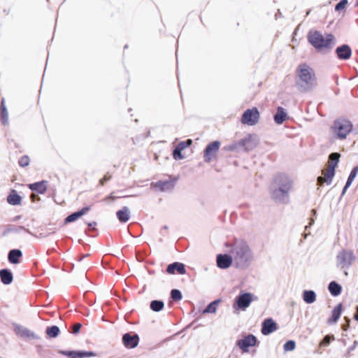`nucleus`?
Instances as JSON below:
<instances>
[{"instance_id": "1", "label": "nucleus", "mask_w": 358, "mask_h": 358, "mask_svg": "<svg viewBox=\"0 0 358 358\" xmlns=\"http://www.w3.org/2000/svg\"><path fill=\"white\" fill-rule=\"evenodd\" d=\"M292 187L293 180L289 176L283 173L276 174L269 189L271 198L277 203H288Z\"/></svg>"}, {"instance_id": "2", "label": "nucleus", "mask_w": 358, "mask_h": 358, "mask_svg": "<svg viewBox=\"0 0 358 358\" xmlns=\"http://www.w3.org/2000/svg\"><path fill=\"white\" fill-rule=\"evenodd\" d=\"M234 266L240 270L248 268L254 261V254L249 245L243 240H236L230 250Z\"/></svg>"}, {"instance_id": "3", "label": "nucleus", "mask_w": 358, "mask_h": 358, "mask_svg": "<svg viewBox=\"0 0 358 358\" xmlns=\"http://www.w3.org/2000/svg\"><path fill=\"white\" fill-rule=\"evenodd\" d=\"M296 85L301 92L311 90L315 86V76L313 70L306 64L299 66Z\"/></svg>"}, {"instance_id": "4", "label": "nucleus", "mask_w": 358, "mask_h": 358, "mask_svg": "<svg viewBox=\"0 0 358 358\" xmlns=\"http://www.w3.org/2000/svg\"><path fill=\"white\" fill-rule=\"evenodd\" d=\"M308 41L317 50L331 49L334 44L335 37L332 34H327L324 37L319 31H309Z\"/></svg>"}, {"instance_id": "5", "label": "nucleus", "mask_w": 358, "mask_h": 358, "mask_svg": "<svg viewBox=\"0 0 358 358\" xmlns=\"http://www.w3.org/2000/svg\"><path fill=\"white\" fill-rule=\"evenodd\" d=\"M352 123L345 118H338L334 121L331 129L335 135L336 138L344 140L352 130Z\"/></svg>"}, {"instance_id": "6", "label": "nucleus", "mask_w": 358, "mask_h": 358, "mask_svg": "<svg viewBox=\"0 0 358 358\" xmlns=\"http://www.w3.org/2000/svg\"><path fill=\"white\" fill-rule=\"evenodd\" d=\"M257 299V297L252 293L241 291L234 299L233 308L235 310L245 311L250 306V303Z\"/></svg>"}, {"instance_id": "7", "label": "nucleus", "mask_w": 358, "mask_h": 358, "mask_svg": "<svg viewBox=\"0 0 358 358\" xmlns=\"http://www.w3.org/2000/svg\"><path fill=\"white\" fill-rule=\"evenodd\" d=\"M355 259L356 257L352 250L342 249L336 257V266L348 269Z\"/></svg>"}, {"instance_id": "8", "label": "nucleus", "mask_w": 358, "mask_h": 358, "mask_svg": "<svg viewBox=\"0 0 358 358\" xmlns=\"http://www.w3.org/2000/svg\"><path fill=\"white\" fill-rule=\"evenodd\" d=\"M259 120V112L256 107L245 110L241 117V122L249 126L255 125Z\"/></svg>"}, {"instance_id": "9", "label": "nucleus", "mask_w": 358, "mask_h": 358, "mask_svg": "<svg viewBox=\"0 0 358 358\" xmlns=\"http://www.w3.org/2000/svg\"><path fill=\"white\" fill-rule=\"evenodd\" d=\"M259 344V341L257 337L251 334H248L242 339H239L236 341V345L239 349L244 352H249V348L257 346Z\"/></svg>"}, {"instance_id": "10", "label": "nucleus", "mask_w": 358, "mask_h": 358, "mask_svg": "<svg viewBox=\"0 0 358 358\" xmlns=\"http://www.w3.org/2000/svg\"><path fill=\"white\" fill-rule=\"evenodd\" d=\"M220 147L219 141H214L208 143L203 151V160L205 162H210L215 157L216 153Z\"/></svg>"}, {"instance_id": "11", "label": "nucleus", "mask_w": 358, "mask_h": 358, "mask_svg": "<svg viewBox=\"0 0 358 358\" xmlns=\"http://www.w3.org/2000/svg\"><path fill=\"white\" fill-rule=\"evenodd\" d=\"M176 179L158 180L156 182H152L151 186L159 192H171L173 189L176 185Z\"/></svg>"}, {"instance_id": "12", "label": "nucleus", "mask_w": 358, "mask_h": 358, "mask_svg": "<svg viewBox=\"0 0 358 358\" xmlns=\"http://www.w3.org/2000/svg\"><path fill=\"white\" fill-rule=\"evenodd\" d=\"M216 262L218 268L227 269L234 263V259L231 253L218 254L216 257Z\"/></svg>"}, {"instance_id": "13", "label": "nucleus", "mask_w": 358, "mask_h": 358, "mask_svg": "<svg viewBox=\"0 0 358 358\" xmlns=\"http://www.w3.org/2000/svg\"><path fill=\"white\" fill-rule=\"evenodd\" d=\"M59 353L71 358H84L96 355L92 351L85 350H59Z\"/></svg>"}, {"instance_id": "14", "label": "nucleus", "mask_w": 358, "mask_h": 358, "mask_svg": "<svg viewBox=\"0 0 358 358\" xmlns=\"http://www.w3.org/2000/svg\"><path fill=\"white\" fill-rule=\"evenodd\" d=\"M122 343L127 348H134L138 345L139 336L136 333H126L122 336Z\"/></svg>"}, {"instance_id": "15", "label": "nucleus", "mask_w": 358, "mask_h": 358, "mask_svg": "<svg viewBox=\"0 0 358 358\" xmlns=\"http://www.w3.org/2000/svg\"><path fill=\"white\" fill-rule=\"evenodd\" d=\"M335 53L339 60H348L351 57L352 49L348 44H342L335 50Z\"/></svg>"}, {"instance_id": "16", "label": "nucleus", "mask_w": 358, "mask_h": 358, "mask_svg": "<svg viewBox=\"0 0 358 358\" xmlns=\"http://www.w3.org/2000/svg\"><path fill=\"white\" fill-rule=\"evenodd\" d=\"M278 329L277 323L272 318H266L262 324L261 331L264 336L271 334Z\"/></svg>"}, {"instance_id": "17", "label": "nucleus", "mask_w": 358, "mask_h": 358, "mask_svg": "<svg viewBox=\"0 0 358 358\" xmlns=\"http://www.w3.org/2000/svg\"><path fill=\"white\" fill-rule=\"evenodd\" d=\"M15 332L19 336L24 338H32V339H38L39 337L36 336L34 332L28 329L27 328L23 327L20 324H15L14 328Z\"/></svg>"}, {"instance_id": "18", "label": "nucleus", "mask_w": 358, "mask_h": 358, "mask_svg": "<svg viewBox=\"0 0 358 358\" xmlns=\"http://www.w3.org/2000/svg\"><path fill=\"white\" fill-rule=\"evenodd\" d=\"M240 151H250L254 149L257 144L252 139V136L249 134L247 137L238 141Z\"/></svg>"}, {"instance_id": "19", "label": "nucleus", "mask_w": 358, "mask_h": 358, "mask_svg": "<svg viewBox=\"0 0 358 358\" xmlns=\"http://www.w3.org/2000/svg\"><path fill=\"white\" fill-rule=\"evenodd\" d=\"M166 271L169 274H175L176 272H178L180 275L186 273L185 264L178 262L169 264L166 267Z\"/></svg>"}, {"instance_id": "20", "label": "nucleus", "mask_w": 358, "mask_h": 358, "mask_svg": "<svg viewBox=\"0 0 358 358\" xmlns=\"http://www.w3.org/2000/svg\"><path fill=\"white\" fill-rule=\"evenodd\" d=\"M47 184L48 181L41 180L34 183H31L28 185V187L31 191L36 192V193L40 194H43L47 190Z\"/></svg>"}, {"instance_id": "21", "label": "nucleus", "mask_w": 358, "mask_h": 358, "mask_svg": "<svg viewBox=\"0 0 358 358\" xmlns=\"http://www.w3.org/2000/svg\"><path fill=\"white\" fill-rule=\"evenodd\" d=\"M342 311H343V305L341 303H340L334 308V309L332 310L331 316L330 317H329L327 320V324H333L336 323L341 315Z\"/></svg>"}, {"instance_id": "22", "label": "nucleus", "mask_w": 358, "mask_h": 358, "mask_svg": "<svg viewBox=\"0 0 358 358\" xmlns=\"http://www.w3.org/2000/svg\"><path fill=\"white\" fill-rule=\"evenodd\" d=\"M22 231H24L28 234H31L30 231L26 229L23 226H17L14 224H8L6 229L2 232V236H6L10 233H20Z\"/></svg>"}, {"instance_id": "23", "label": "nucleus", "mask_w": 358, "mask_h": 358, "mask_svg": "<svg viewBox=\"0 0 358 358\" xmlns=\"http://www.w3.org/2000/svg\"><path fill=\"white\" fill-rule=\"evenodd\" d=\"M22 252L20 249H12L8 252V260L10 264H17L20 262Z\"/></svg>"}, {"instance_id": "24", "label": "nucleus", "mask_w": 358, "mask_h": 358, "mask_svg": "<svg viewBox=\"0 0 358 358\" xmlns=\"http://www.w3.org/2000/svg\"><path fill=\"white\" fill-rule=\"evenodd\" d=\"M0 279L3 285H8L12 283L13 275L8 268H2L0 270Z\"/></svg>"}, {"instance_id": "25", "label": "nucleus", "mask_w": 358, "mask_h": 358, "mask_svg": "<svg viewBox=\"0 0 358 358\" xmlns=\"http://www.w3.org/2000/svg\"><path fill=\"white\" fill-rule=\"evenodd\" d=\"M0 121L4 126L8 124V113L5 103V99L2 98L0 103Z\"/></svg>"}, {"instance_id": "26", "label": "nucleus", "mask_w": 358, "mask_h": 358, "mask_svg": "<svg viewBox=\"0 0 358 358\" xmlns=\"http://www.w3.org/2000/svg\"><path fill=\"white\" fill-rule=\"evenodd\" d=\"M287 118V113L285 111V110L283 108L278 106L277 108V111L273 116V120L277 124H281L286 120Z\"/></svg>"}, {"instance_id": "27", "label": "nucleus", "mask_w": 358, "mask_h": 358, "mask_svg": "<svg viewBox=\"0 0 358 358\" xmlns=\"http://www.w3.org/2000/svg\"><path fill=\"white\" fill-rule=\"evenodd\" d=\"M116 216L120 222L126 223L130 218V211L128 207L124 206L116 212Z\"/></svg>"}, {"instance_id": "28", "label": "nucleus", "mask_w": 358, "mask_h": 358, "mask_svg": "<svg viewBox=\"0 0 358 358\" xmlns=\"http://www.w3.org/2000/svg\"><path fill=\"white\" fill-rule=\"evenodd\" d=\"M22 201V197L20 196L17 191L12 189L7 196V202L13 206L20 205Z\"/></svg>"}, {"instance_id": "29", "label": "nucleus", "mask_w": 358, "mask_h": 358, "mask_svg": "<svg viewBox=\"0 0 358 358\" xmlns=\"http://www.w3.org/2000/svg\"><path fill=\"white\" fill-rule=\"evenodd\" d=\"M328 289L333 296H337L342 292V287L336 281H331L328 285Z\"/></svg>"}, {"instance_id": "30", "label": "nucleus", "mask_w": 358, "mask_h": 358, "mask_svg": "<svg viewBox=\"0 0 358 358\" xmlns=\"http://www.w3.org/2000/svg\"><path fill=\"white\" fill-rule=\"evenodd\" d=\"M316 293L313 290H304L302 294V298L304 302L311 304L316 301Z\"/></svg>"}, {"instance_id": "31", "label": "nucleus", "mask_w": 358, "mask_h": 358, "mask_svg": "<svg viewBox=\"0 0 358 358\" xmlns=\"http://www.w3.org/2000/svg\"><path fill=\"white\" fill-rule=\"evenodd\" d=\"M36 349L41 358H53V352L50 349L44 348L40 345H36Z\"/></svg>"}, {"instance_id": "32", "label": "nucleus", "mask_w": 358, "mask_h": 358, "mask_svg": "<svg viewBox=\"0 0 358 358\" xmlns=\"http://www.w3.org/2000/svg\"><path fill=\"white\" fill-rule=\"evenodd\" d=\"M221 299H218L213 301L203 310V314L206 313H215L217 310L218 304L221 302Z\"/></svg>"}, {"instance_id": "33", "label": "nucleus", "mask_w": 358, "mask_h": 358, "mask_svg": "<svg viewBox=\"0 0 358 358\" xmlns=\"http://www.w3.org/2000/svg\"><path fill=\"white\" fill-rule=\"evenodd\" d=\"M341 157V154L338 152H332L329 156V166L334 169L338 166Z\"/></svg>"}, {"instance_id": "34", "label": "nucleus", "mask_w": 358, "mask_h": 358, "mask_svg": "<svg viewBox=\"0 0 358 358\" xmlns=\"http://www.w3.org/2000/svg\"><path fill=\"white\" fill-rule=\"evenodd\" d=\"M164 307V303L162 300H152L150 303V308L154 312H159Z\"/></svg>"}, {"instance_id": "35", "label": "nucleus", "mask_w": 358, "mask_h": 358, "mask_svg": "<svg viewBox=\"0 0 358 358\" xmlns=\"http://www.w3.org/2000/svg\"><path fill=\"white\" fill-rule=\"evenodd\" d=\"M45 333L50 338H56L59 336L60 329L57 325H52L46 328Z\"/></svg>"}, {"instance_id": "36", "label": "nucleus", "mask_w": 358, "mask_h": 358, "mask_svg": "<svg viewBox=\"0 0 358 358\" xmlns=\"http://www.w3.org/2000/svg\"><path fill=\"white\" fill-rule=\"evenodd\" d=\"M324 175L325 177L324 182L327 185H329L332 182V180L335 176V169L328 167L327 170L324 172Z\"/></svg>"}, {"instance_id": "37", "label": "nucleus", "mask_w": 358, "mask_h": 358, "mask_svg": "<svg viewBox=\"0 0 358 358\" xmlns=\"http://www.w3.org/2000/svg\"><path fill=\"white\" fill-rule=\"evenodd\" d=\"M335 340V336L333 334L326 335L323 339L320 342V348L329 346L331 341Z\"/></svg>"}, {"instance_id": "38", "label": "nucleus", "mask_w": 358, "mask_h": 358, "mask_svg": "<svg viewBox=\"0 0 358 358\" xmlns=\"http://www.w3.org/2000/svg\"><path fill=\"white\" fill-rule=\"evenodd\" d=\"M170 296L173 301H179L182 299V292L178 289H173L171 291Z\"/></svg>"}, {"instance_id": "39", "label": "nucleus", "mask_w": 358, "mask_h": 358, "mask_svg": "<svg viewBox=\"0 0 358 358\" xmlns=\"http://www.w3.org/2000/svg\"><path fill=\"white\" fill-rule=\"evenodd\" d=\"M357 173H358V166H356L351 170L345 183L351 185L353 180L356 178Z\"/></svg>"}, {"instance_id": "40", "label": "nucleus", "mask_w": 358, "mask_h": 358, "mask_svg": "<svg viewBox=\"0 0 358 358\" xmlns=\"http://www.w3.org/2000/svg\"><path fill=\"white\" fill-rule=\"evenodd\" d=\"M80 218L79 215L78 214L77 211L72 213L69 215H68L64 220V224H67L69 223L73 222L76 221Z\"/></svg>"}, {"instance_id": "41", "label": "nucleus", "mask_w": 358, "mask_h": 358, "mask_svg": "<svg viewBox=\"0 0 358 358\" xmlns=\"http://www.w3.org/2000/svg\"><path fill=\"white\" fill-rule=\"evenodd\" d=\"M182 150L176 145L173 150V157L176 160L182 159H184V156L182 155Z\"/></svg>"}, {"instance_id": "42", "label": "nucleus", "mask_w": 358, "mask_h": 358, "mask_svg": "<svg viewBox=\"0 0 358 358\" xmlns=\"http://www.w3.org/2000/svg\"><path fill=\"white\" fill-rule=\"evenodd\" d=\"M296 348V343L293 340H289L285 342V343L283 345V349L285 351H292Z\"/></svg>"}, {"instance_id": "43", "label": "nucleus", "mask_w": 358, "mask_h": 358, "mask_svg": "<svg viewBox=\"0 0 358 358\" xmlns=\"http://www.w3.org/2000/svg\"><path fill=\"white\" fill-rule=\"evenodd\" d=\"M30 159L28 155L22 156L18 160V164L21 167H27L29 166Z\"/></svg>"}, {"instance_id": "44", "label": "nucleus", "mask_w": 358, "mask_h": 358, "mask_svg": "<svg viewBox=\"0 0 358 358\" xmlns=\"http://www.w3.org/2000/svg\"><path fill=\"white\" fill-rule=\"evenodd\" d=\"M224 149L227 151H240V145L238 142H235L231 145H228L224 147Z\"/></svg>"}, {"instance_id": "45", "label": "nucleus", "mask_w": 358, "mask_h": 358, "mask_svg": "<svg viewBox=\"0 0 358 358\" xmlns=\"http://www.w3.org/2000/svg\"><path fill=\"white\" fill-rule=\"evenodd\" d=\"M348 3V0H341L335 6L336 11H341L345 8L347 4Z\"/></svg>"}, {"instance_id": "46", "label": "nucleus", "mask_w": 358, "mask_h": 358, "mask_svg": "<svg viewBox=\"0 0 358 358\" xmlns=\"http://www.w3.org/2000/svg\"><path fill=\"white\" fill-rule=\"evenodd\" d=\"M192 141L191 139H187L184 141L180 142L177 145L183 150L184 149L187 148L192 144Z\"/></svg>"}, {"instance_id": "47", "label": "nucleus", "mask_w": 358, "mask_h": 358, "mask_svg": "<svg viewBox=\"0 0 358 358\" xmlns=\"http://www.w3.org/2000/svg\"><path fill=\"white\" fill-rule=\"evenodd\" d=\"M81 327H82L81 323H79V322L75 323L71 327V329H72L71 333L73 334H77L80 331Z\"/></svg>"}, {"instance_id": "48", "label": "nucleus", "mask_w": 358, "mask_h": 358, "mask_svg": "<svg viewBox=\"0 0 358 358\" xmlns=\"http://www.w3.org/2000/svg\"><path fill=\"white\" fill-rule=\"evenodd\" d=\"M358 345V341H355L352 345L349 347L345 354V356H350V354L352 351H353L356 347Z\"/></svg>"}, {"instance_id": "49", "label": "nucleus", "mask_w": 358, "mask_h": 358, "mask_svg": "<svg viewBox=\"0 0 358 358\" xmlns=\"http://www.w3.org/2000/svg\"><path fill=\"white\" fill-rule=\"evenodd\" d=\"M90 210V206H85L80 210H78L77 213L79 215L80 217L85 214H86Z\"/></svg>"}, {"instance_id": "50", "label": "nucleus", "mask_w": 358, "mask_h": 358, "mask_svg": "<svg viewBox=\"0 0 358 358\" xmlns=\"http://www.w3.org/2000/svg\"><path fill=\"white\" fill-rule=\"evenodd\" d=\"M344 319L346 321V323L343 324L341 328L343 331H347L350 327V320L347 317H345Z\"/></svg>"}, {"instance_id": "51", "label": "nucleus", "mask_w": 358, "mask_h": 358, "mask_svg": "<svg viewBox=\"0 0 358 358\" xmlns=\"http://www.w3.org/2000/svg\"><path fill=\"white\" fill-rule=\"evenodd\" d=\"M111 178V176L108 173H106L99 181L100 184L101 185H103L104 183L107 181H108Z\"/></svg>"}, {"instance_id": "52", "label": "nucleus", "mask_w": 358, "mask_h": 358, "mask_svg": "<svg viewBox=\"0 0 358 358\" xmlns=\"http://www.w3.org/2000/svg\"><path fill=\"white\" fill-rule=\"evenodd\" d=\"M168 229H169V227L167 225L163 226V227L161 229L160 234L163 236H168V233H167Z\"/></svg>"}, {"instance_id": "53", "label": "nucleus", "mask_w": 358, "mask_h": 358, "mask_svg": "<svg viewBox=\"0 0 358 358\" xmlns=\"http://www.w3.org/2000/svg\"><path fill=\"white\" fill-rule=\"evenodd\" d=\"M350 187V185H348L347 183H345V186L343 187V190H342V192H341V194L340 196V199H341V198L344 196V194H345L347 189Z\"/></svg>"}, {"instance_id": "54", "label": "nucleus", "mask_w": 358, "mask_h": 358, "mask_svg": "<svg viewBox=\"0 0 358 358\" xmlns=\"http://www.w3.org/2000/svg\"><path fill=\"white\" fill-rule=\"evenodd\" d=\"M96 222L93 221L87 223V226L93 231L96 230Z\"/></svg>"}, {"instance_id": "55", "label": "nucleus", "mask_w": 358, "mask_h": 358, "mask_svg": "<svg viewBox=\"0 0 358 358\" xmlns=\"http://www.w3.org/2000/svg\"><path fill=\"white\" fill-rule=\"evenodd\" d=\"M353 318L358 321V306L356 307V313L354 314Z\"/></svg>"}, {"instance_id": "56", "label": "nucleus", "mask_w": 358, "mask_h": 358, "mask_svg": "<svg viewBox=\"0 0 358 358\" xmlns=\"http://www.w3.org/2000/svg\"><path fill=\"white\" fill-rule=\"evenodd\" d=\"M317 182L319 184H322L323 182V178L322 176H319L317 178Z\"/></svg>"}, {"instance_id": "57", "label": "nucleus", "mask_w": 358, "mask_h": 358, "mask_svg": "<svg viewBox=\"0 0 358 358\" xmlns=\"http://www.w3.org/2000/svg\"><path fill=\"white\" fill-rule=\"evenodd\" d=\"M20 217H21V216H20V215H17V216H15V217L13 219V221H15H15H17L18 220H20Z\"/></svg>"}, {"instance_id": "58", "label": "nucleus", "mask_w": 358, "mask_h": 358, "mask_svg": "<svg viewBox=\"0 0 358 358\" xmlns=\"http://www.w3.org/2000/svg\"><path fill=\"white\" fill-rule=\"evenodd\" d=\"M355 7H358V0H355Z\"/></svg>"}, {"instance_id": "59", "label": "nucleus", "mask_w": 358, "mask_h": 358, "mask_svg": "<svg viewBox=\"0 0 358 358\" xmlns=\"http://www.w3.org/2000/svg\"><path fill=\"white\" fill-rule=\"evenodd\" d=\"M311 212H312V213H313V215H315V214H316V210H315V209H313V210H311Z\"/></svg>"}, {"instance_id": "60", "label": "nucleus", "mask_w": 358, "mask_h": 358, "mask_svg": "<svg viewBox=\"0 0 358 358\" xmlns=\"http://www.w3.org/2000/svg\"><path fill=\"white\" fill-rule=\"evenodd\" d=\"M128 48V45H124V49H126V48Z\"/></svg>"}, {"instance_id": "61", "label": "nucleus", "mask_w": 358, "mask_h": 358, "mask_svg": "<svg viewBox=\"0 0 358 358\" xmlns=\"http://www.w3.org/2000/svg\"><path fill=\"white\" fill-rule=\"evenodd\" d=\"M0 358H1V357H0Z\"/></svg>"}]
</instances>
